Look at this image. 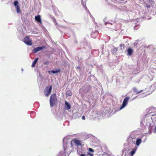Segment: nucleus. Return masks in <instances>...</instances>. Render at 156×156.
<instances>
[{"mask_svg":"<svg viewBox=\"0 0 156 156\" xmlns=\"http://www.w3.org/2000/svg\"><path fill=\"white\" fill-rule=\"evenodd\" d=\"M60 72V69H58L55 70H51L50 71H49V73H51L53 74H55L58 73H59Z\"/></svg>","mask_w":156,"mask_h":156,"instance_id":"obj_18","label":"nucleus"},{"mask_svg":"<svg viewBox=\"0 0 156 156\" xmlns=\"http://www.w3.org/2000/svg\"><path fill=\"white\" fill-rule=\"evenodd\" d=\"M150 130L152 131L154 133H156V125H154H154H153V129L152 130Z\"/></svg>","mask_w":156,"mask_h":156,"instance_id":"obj_20","label":"nucleus"},{"mask_svg":"<svg viewBox=\"0 0 156 156\" xmlns=\"http://www.w3.org/2000/svg\"><path fill=\"white\" fill-rule=\"evenodd\" d=\"M81 151H80L79 149H78L77 151V153L79 154H80V153H81Z\"/></svg>","mask_w":156,"mask_h":156,"instance_id":"obj_29","label":"nucleus"},{"mask_svg":"<svg viewBox=\"0 0 156 156\" xmlns=\"http://www.w3.org/2000/svg\"><path fill=\"white\" fill-rule=\"evenodd\" d=\"M71 95L72 94L70 92H68L66 93V95L67 96H71Z\"/></svg>","mask_w":156,"mask_h":156,"instance_id":"obj_26","label":"nucleus"},{"mask_svg":"<svg viewBox=\"0 0 156 156\" xmlns=\"http://www.w3.org/2000/svg\"><path fill=\"white\" fill-rule=\"evenodd\" d=\"M48 61H47L46 62H45L44 63V65H47V64H48Z\"/></svg>","mask_w":156,"mask_h":156,"instance_id":"obj_33","label":"nucleus"},{"mask_svg":"<svg viewBox=\"0 0 156 156\" xmlns=\"http://www.w3.org/2000/svg\"><path fill=\"white\" fill-rule=\"evenodd\" d=\"M54 21H55V25L56 26V25H57V23H56V21L55 19L54 20Z\"/></svg>","mask_w":156,"mask_h":156,"instance_id":"obj_32","label":"nucleus"},{"mask_svg":"<svg viewBox=\"0 0 156 156\" xmlns=\"http://www.w3.org/2000/svg\"><path fill=\"white\" fill-rule=\"evenodd\" d=\"M19 3L18 1H14V4L16 7L17 6H19L18 5Z\"/></svg>","mask_w":156,"mask_h":156,"instance_id":"obj_23","label":"nucleus"},{"mask_svg":"<svg viewBox=\"0 0 156 156\" xmlns=\"http://www.w3.org/2000/svg\"><path fill=\"white\" fill-rule=\"evenodd\" d=\"M45 46H42V47H38L34 48L32 50V52L34 53H36L38 51L42 50L43 49L45 48Z\"/></svg>","mask_w":156,"mask_h":156,"instance_id":"obj_7","label":"nucleus"},{"mask_svg":"<svg viewBox=\"0 0 156 156\" xmlns=\"http://www.w3.org/2000/svg\"><path fill=\"white\" fill-rule=\"evenodd\" d=\"M106 108V110H107V109L108 110L109 109V108Z\"/></svg>","mask_w":156,"mask_h":156,"instance_id":"obj_38","label":"nucleus"},{"mask_svg":"<svg viewBox=\"0 0 156 156\" xmlns=\"http://www.w3.org/2000/svg\"><path fill=\"white\" fill-rule=\"evenodd\" d=\"M134 98V99H135V98Z\"/></svg>","mask_w":156,"mask_h":156,"instance_id":"obj_40","label":"nucleus"},{"mask_svg":"<svg viewBox=\"0 0 156 156\" xmlns=\"http://www.w3.org/2000/svg\"><path fill=\"white\" fill-rule=\"evenodd\" d=\"M139 26L138 25H137L134 27V28L135 30H137L139 28Z\"/></svg>","mask_w":156,"mask_h":156,"instance_id":"obj_27","label":"nucleus"},{"mask_svg":"<svg viewBox=\"0 0 156 156\" xmlns=\"http://www.w3.org/2000/svg\"><path fill=\"white\" fill-rule=\"evenodd\" d=\"M57 101L56 95L55 94H52L50 98V106L51 107L54 106Z\"/></svg>","mask_w":156,"mask_h":156,"instance_id":"obj_3","label":"nucleus"},{"mask_svg":"<svg viewBox=\"0 0 156 156\" xmlns=\"http://www.w3.org/2000/svg\"><path fill=\"white\" fill-rule=\"evenodd\" d=\"M88 150L90 152H94V151L92 148H89L88 149Z\"/></svg>","mask_w":156,"mask_h":156,"instance_id":"obj_25","label":"nucleus"},{"mask_svg":"<svg viewBox=\"0 0 156 156\" xmlns=\"http://www.w3.org/2000/svg\"><path fill=\"white\" fill-rule=\"evenodd\" d=\"M66 156H68V155H67Z\"/></svg>","mask_w":156,"mask_h":156,"instance_id":"obj_41","label":"nucleus"},{"mask_svg":"<svg viewBox=\"0 0 156 156\" xmlns=\"http://www.w3.org/2000/svg\"><path fill=\"white\" fill-rule=\"evenodd\" d=\"M58 156H66L65 150H64V151H61L59 153Z\"/></svg>","mask_w":156,"mask_h":156,"instance_id":"obj_15","label":"nucleus"},{"mask_svg":"<svg viewBox=\"0 0 156 156\" xmlns=\"http://www.w3.org/2000/svg\"><path fill=\"white\" fill-rule=\"evenodd\" d=\"M120 48L122 50H124L125 49V46L123 44H120Z\"/></svg>","mask_w":156,"mask_h":156,"instance_id":"obj_24","label":"nucleus"},{"mask_svg":"<svg viewBox=\"0 0 156 156\" xmlns=\"http://www.w3.org/2000/svg\"><path fill=\"white\" fill-rule=\"evenodd\" d=\"M16 10L17 12L20 13V7L19 6H17L16 7Z\"/></svg>","mask_w":156,"mask_h":156,"instance_id":"obj_22","label":"nucleus"},{"mask_svg":"<svg viewBox=\"0 0 156 156\" xmlns=\"http://www.w3.org/2000/svg\"><path fill=\"white\" fill-rule=\"evenodd\" d=\"M142 94H143V95H142V96L140 97V98L144 97L145 96H146V95L144 93H142Z\"/></svg>","mask_w":156,"mask_h":156,"instance_id":"obj_31","label":"nucleus"},{"mask_svg":"<svg viewBox=\"0 0 156 156\" xmlns=\"http://www.w3.org/2000/svg\"><path fill=\"white\" fill-rule=\"evenodd\" d=\"M144 124L148 126L149 130L153 129V125H154V123L152 121L151 116L148 115V114L141 119L140 122V126L141 127V129L144 130L145 129V126Z\"/></svg>","mask_w":156,"mask_h":156,"instance_id":"obj_1","label":"nucleus"},{"mask_svg":"<svg viewBox=\"0 0 156 156\" xmlns=\"http://www.w3.org/2000/svg\"><path fill=\"white\" fill-rule=\"evenodd\" d=\"M105 19H104V20H104V22L105 23V25H106L108 23H110L111 24H112V23H109L108 22H105Z\"/></svg>","mask_w":156,"mask_h":156,"instance_id":"obj_28","label":"nucleus"},{"mask_svg":"<svg viewBox=\"0 0 156 156\" xmlns=\"http://www.w3.org/2000/svg\"><path fill=\"white\" fill-rule=\"evenodd\" d=\"M146 7H147V8H149L150 7V6L148 5H147L146 6Z\"/></svg>","mask_w":156,"mask_h":156,"instance_id":"obj_36","label":"nucleus"},{"mask_svg":"<svg viewBox=\"0 0 156 156\" xmlns=\"http://www.w3.org/2000/svg\"><path fill=\"white\" fill-rule=\"evenodd\" d=\"M52 89L51 85L48 86L45 88L44 90V94L45 96L48 97L50 94Z\"/></svg>","mask_w":156,"mask_h":156,"instance_id":"obj_4","label":"nucleus"},{"mask_svg":"<svg viewBox=\"0 0 156 156\" xmlns=\"http://www.w3.org/2000/svg\"><path fill=\"white\" fill-rule=\"evenodd\" d=\"M82 119H83V120H85L86 118H85V116L84 115L82 117Z\"/></svg>","mask_w":156,"mask_h":156,"instance_id":"obj_30","label":"nucleus"},{"mask_svg":"<svg viewBox=\"0 0 156 156\" xmlns=\"http://www.w3.org/2000/svg\"><path fill=\"white\" fill-rule=\"evenodd\" d=\"M137 149V147L136 146L132 149L131 151L129 152V154L131 155V156H133L135 153L136 150Z\"/></svg>","mask_w":156,"mask_h":156,"instance_id":"obj_12","label":"nucleus"},{"mask_svg":"<svg viewBox=\"0 0 156 156\" xmlns=\"http://www.w3.org/2000/svg\"><path fill=\"white\" fill-rule=\"evenodd\" d=\"M136 142L135 143L136 145L137 146H139L140 144L141 143L142 140L140 138L139 139H137L136 140Z\"/></svg>","mask_w":156,"mask_h":156,"instance_id":"obj_14","label":"nucleus"},{"mask_svg":"<svg viewBox=\"0 0 156 156\" xmlns=\"http://www.w3.org/2000/svg\"><path fill=\"white\" fill-rule=\"evenodd\" d=\"M154 111V109L153 108H151L148 109H147V111L148 113V114L150 115L151 116H154L156 115V114H154L153 113V112Z\"/></svg>","mask_w":156,"mask_h":156,"instance_id":"obj_9","label":"nucleus"},{"mask_svg":"<svg viewBox=\"0 0 156 156\" xmlns=\"http://www.w3.org/2000/svg\"><path fill=\"white\" fill-rule=\"evenodd\" d=\"M133 91L136 93V94H139V93H140L141 91H142V90H140V91H138L136 87H134L133 88Z\"/></svg>","mask_w":156,"mask_h":156,"instance_id":"obj_17","label":"nucleus"},{"mask_svg":"<svg viewBox=\"0 0 156 156\" xmlns=\"http://www.w3.org/2000/svg\"><path fill=\"white\" fill-rule=\"evenodd\" d=\"M35 19L37 22L41 24H42L41 16L40 15H38L37 16H35Z\"/></svg>","mask_w":156,"mask_h":156,"instance_id":"obj_11","label":"nucleus"},{"mask_svg":"<svg viewBox=\"0 0 156 156\" xmlns=\"http://www.w3.org/2000/svg\"><path fill=\"white\" fill-rule=\"evenodd\" d=\"M38 59V58H36L35 60L33 61L32 64L31 65V66L32 67H34L35 66V65L37 62V61Z\"/></svg>","mask_w":156,"mask_h":156,"instance_id":"obj_16","label":"nucleus"},{"mask_svg":"<svg viewBox=\"0 0 156 156\" xmlns=\"http://www.w3.org/2000/svg\"><path fill=\"white\" fill-rule=\"evenodd\" d=\"M82 5L83 6L84 8L86 10V12L87 13H88L90 17L92 18V19H94L93 17L92 16L91 14H90V12L88 10V9H87V7L86 6V2H82Z\"/></svg>","mask_w":156,"mask_h":156,"instance_id":"obj_8","label":"nucleus"},{"mask_svg":"<svg viewBox=\"0 0 156 156\" xmlns=\"http://www.w3.org/2000/svg\"><path fill=\"white\" fill-rule=\"evenodd\" d=\"M139 20V19H137L136 20V21H137V22H138V21Z\"/></svg>","mask_w":156,"mask_h":156,"instance_id":"obj_37","label":"nucleus"},{"mask_svg":"<svg viewBox=\"0 0 156 156\" xmlns=\"http://www.w3.org/2000/svg\"><path fill=\"white\" fill-rule=\"evenodd\" d=\"M23 41L27 45L31 46L32 44V40L29 38L28 36H27L24 38Z\"/></svg>","mask_w":156,"mask_h":156,"instance_id":"obj_5","label":"nucleus"},{"mask_svg":"<svg viewBox=\"0 0 156 156\" xmlns=\"http://www.w3.org/2000/svg\"><path fill=\"white\" fill-rule=\"evenodd\" d=\"M88 154H89L90 156H93V154H90V153H88Z\"/></svg>","mask_w":156,"mask_h":156,"instance_id":"obj_35","label":"nucleus"},{"mask_svg":"<svg viewBox=\"0 0 156 156\" xmlns=\"http://www.w3.org/2000/svg\"><path fill=\"white\" fill-rule=\"evenodd\" d=\"M136 137V136L133 134V133H132L127 138L126 141L129 147H133V145L135 144Z\"/></svg>","mask_w":156,"mask_h":156,"instance_id":"obj_2","label":"nucleus"},{"mask_svg":"<svg viewBox=\"0 0 156 156\" xmlns=\"http://www.w3.org/2000/svg\"><path fill=\"white\" fill-rule=\"evenodd\" d=\"M117 49L116 48H114L112 49V51L113 54H115L117 52Z\"/></svg>","mask_w":156,"mask_h":156,"instance_id":"obj_21","label":"nucleus"},{"mask_svg":"<svg viewBox=\"0 0 156 156\" xmlns=\"http://www.w3.org/2000/svg\"><path fill=\"white\" fill-rule=\"evenodd\" d=\"M71 108L70 104L66 101H65L64 108L65 110H69Z\"/></svg>","mask_w":156,"mask_h":156,"instance_id":"obj_10","label":"nucleus"},{"mask_svg":"<svg viewBox=\"0 0 156 156\" xmlns=\"http://www.w3.org/2000/svg\"><path fill=\"white\" fill-rule=\"evenodd\" d=\"M129 99V97H126L124 99L122 105L120 107V110L123 109L127 105Z\"/></svg>","mask_w":156,"mask_h":156,"instance_id":"obj_6","label":"nucleus"},{"mask_svg":"<svg viewBox=\"0 0 156 156\" xmlns=\"http://www.w3.org/2000/svg\"><path fill=\"white\" fill-rule=\"evenodd\" d=\"M127 55L130 56L132 55L133 53V51L130 48H129L127 51Z\"/></svg>","mask_w":156,"mask_h":156,"instance_id":"obj_13","label":"nucleus"},{"mask_svg":"<svg viewBox=\"0 0 156 156\" xmlns=\"http://www.w3.org/2000/svg\"><path fill=\"white\" fill-rule=\"evenodd\" d=\"M64 139H63V141H64Z\"/></svg>","mask_w":156,"mask_h":156,"instance_id":"obj_39","label":"nucleus"},{"mask_svg":"<svg viewBox=\"0 0 156 156\" xmlns=\"http://www.w3.org/2000/svg\"><path fill=\"white\" fill-rule=\"evenodd\" d=\"M74 142L78 146L80 145L81 144L80 141L78 140H74Z\"/></svg>","mask_w":156,"mask_h":156,"instance_id":"obj_19","label":"nucleus"},{"mask_svg":"<svg viewBox=\"0 0 156 156\" xmlns=\"http://www.w3.org/2000/svg\"><path fill=\"white\" fill-rule=\"evenodd\" d=\"M86 154H82L80 155V156H86Z\"/></svg>","mask_w":156,"mask_h":156,"instance_id":"obj_34","label":"nucleus"}]
</instances>
